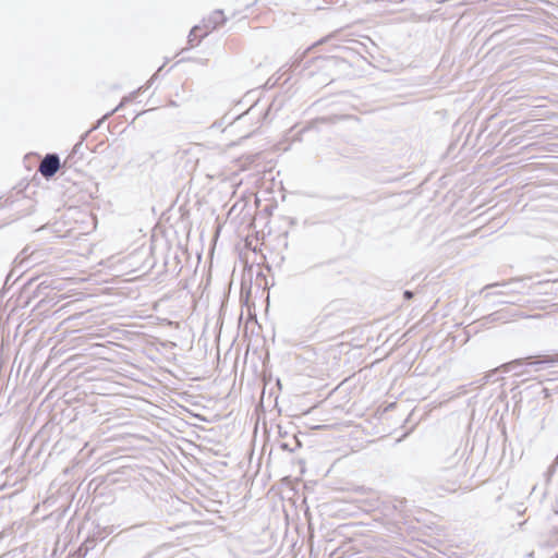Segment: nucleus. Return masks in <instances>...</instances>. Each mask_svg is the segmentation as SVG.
Returning a JSON list of instances; mask_svg holds the SVG:
<instances>
[{
    "instance_id": "1",
    "label": "nucleus",
    "mask_w": 558,
    "mask_h": 558,
    "mask_svg": "<svg viewBox=\"0 0 558 558\" xmlns=\"http://www.w3.org/2000/svg\"><path fill=\"white\" fill-rule=\"evenodd\" d=\"M215 26L210 23V21H203L201 25L194 26L189 35V43L191 46H196L201 43V40L206 37Z\"/></svg>"
},
{
    "instance_id": "2",
    "label": "nucleus",
    "mask_w": 558,
    "mask_h": 558,
    "mask_svg": "<svg viewBox=\"0 0 558 558\" xmlns=\"http://www.w3.org/2000/svg\"><path fill=\"white\" fill-rule=\"evenodd\" d=\"M60 168V159L57 155H47L39 165V172L45 178H50L57 173Z\"/></svg>"
},
{
    "instance_id": "3",
    "label": "nucleus",
    "mask_w": 558,
    "mask_h": 558,
    "mask_svg": "<svg viewBox=\"0 0 558 558\" xmlns=\"http://www.w3.org/2000/svg\"><path fill=\"white\" fill-rule=\"evenodd\" d=\"M404 296H405L407 299H411V298H412V292H410V291H405V292H404Z\"/></svg>"
}]
</instances>
